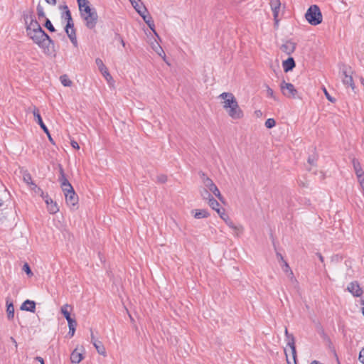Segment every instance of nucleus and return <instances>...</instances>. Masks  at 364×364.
Listing matches in <instances>:
<instances>
[{
    "label": "nucleus",
    "mask_w": 364,
    "mask_h": 364,
    "mask_svg": "<svg viewBox=\"0 0 364 364\" xmlns=\"http://www.w3.org/2000/svg\"><path fill=\"white\" fill-rule=\"evenodd\" d=\"M95 63L98 67L99 70L101 72V73L105 77L106 80L109 83H110V82L113 80V78H112V75L109 74L106 66L104 65L102 60L100 58H97L95 60Z\"/></svg>",
    "instance_id": "10"
},
{
    "label": "nucleus",
    "mask_w": 364,
    "mask_h": 364,
    "mask_svg": "<svg viewBox=\"0 0 364 364\" xmlns=\"http://www.w3.org/2000/svg\"><path fill=\"white\" fill-rule=\"evenodd\" d=\"M23 17L26 25L36 19L33 11L30 9L23 12Z\"/></svg>",
    "instance_id": "23"
},
{
    "label": "nucleus",
    "mask_w": 364,
    "mask_h": 364,
    "mask_svg": "<svg viewBox=\"0 0 364 364\" xmlns=\"http://www.w3.org/2000/svg\"><path fill=\"white\" fill-rule=\"evenodd\" d=\"M342 4H346V1H344L343 0H339Z\"/></svg>",
    "instance_id": "63"
},
{
    "label": "nucleus",
    "mask_w": 364,
    "mask_h": 364,
    "mask_svg": "<svg viewBox=\"0 0 364 364\" xmlns=\"http://www.w3.org/2000/svg\"><path fill=\"white\" fill-rule=\"evenodd\" d=\"M316 255L318 256L319 260L321 262H323L324 259H323V257L321 255V253L318 252L316 253Z\"/></svg>",
    "instance_id": "54"
},
{
    "label": "nucleus",
    "mask_w": 364,
    "mask_h": 364,
    "mask_svg": "<svg viewBox=\"0 0 364 364\" xmlns=\"http://www.w3.org/2000/svg\"><path fill=\"white\" fill-rule=\"evenodd\" d=\"M200 195L202 196V198L204 199V200H209L210 198H212L213 196H211V194L210 193L209 191H208L207 189L205 188H203L201 191H200Z\"/></svg>",
    "instance_id": "34"
},
{
    "label": "nucleus",
    "mask_w": 364,
    "mask_h": 364,
    "mask_svg": "<svg viewBox=\"0 0 364 364\" xmlns=\"http://www.w3.org/2000/svg\"><path fill=\"white\" fill-rule=\"evenodd\" d=\"M97 341V339H95V336H94L93 333H91V342L93 343V341Z\"/></svg>",
    "instance_id": "58"
},
{
    "label": "nucleus",
    "mask_w": 364,
    "mask_h": 364,
    "mask_svg": "<svg viewBox=\"0 0 364 364\" xmlns=\"http://www.w3.org/2000/svg\"><path fill=\"white\" fill-rule=\"evenodd\" d=\"M282 66L284 72L287 73L295 68L296 63L294 58L292 57H289L286 60L283 61Z\"/></svg>",
    "instance_id": "18"
},
{
    "label": "nucleus",
    "mask_w": 364,
    "mask_h": 364,
    "mask_svg": "<svg viewBox=\"0 0 364 364\" xmlns=\"http://www.w3.org/2000/svg\"><path fill=\"white\" fill-rule=\"evenodd\" d=\"M3 200L0 198V208L3 205Z\"/></svg>",
    "instance_id": "62"
},
{
    "label": "nucleus",
    "mask_w": 364,
    "mask_h": 364,
    "mask_svg": "<svg viewBox=\"0 0 364 364\" xmlns=\"http://www.w3.org/2000/svg\"><path fill=\"white\" fill-rule=\"evenodd\" d=\"M282 269L284 272H286L287 274L290 273V271H291L289 267V265L285 261H284V265L282 266Z\"/></svg>",
    "instance_id": "43"
},
{
    "label": "nucleus",
    "mask_w": 364,
    "mask_h": 364,
    "mask_svg": "<svg viewBox=\"0 0 364 364\" xmlns=\"http://www.w3.org/2000/svg\"><path fill=\"white\" fill-rule=\"evenodd\" d=\"M45 1H46L47 4L52 5V6H55L57 3L56 0H45Z\"/></svg>",
    "instance_id": "52"
},
{
    "label": "nucleus",
    "mask_w": 364,
    "mask_h": 364,
    "mask_svg": "<svg viewBox=\"0 0 364 364\" xmlns=\"http://www.w3.org/2000/svg\"><path fill=\"white\" fill-rule=\"evenodd\" d=\"M323 91H324V93H325V95L326 97V98L330 101V102H335V99L333 98L329 94L328 92H327V90L324 88L323 89Z\"/></svg>",
    "instance_id": "46"
},
{
    "label": "nucleus",
    "mask_w": 364,
    "mask_h": 364,
    "mask_svg": "<svg viewBox=\"0 0 364 364\" xmlns=\"http://www.w3.org/2000/svg\"><path fill=\"white\" fill-rule=\"evenodd\" d=\"M129 1L132 6L139 15L141 13H144L146 11V8L141 0H129Z\"/></svg>",
    "instance_id": "16"
},
{
    "label": "nucleus",
    "mask_w": 364,
    "mask_h": 364,
    "mask_svg": "<svg viewBox=\"0 0 364 364\" xmlns=\"http://www.w3.org/2000/svg\"><path fill=\"white\" fill-rule=\"evenodd\" d=\"M311 364H323L321 363H320L319 361H317V360H314L311 362Z\"/></svg>",
    "instance_id": "59"
},
{
    "label": "nucleus",
    "mask_w": 364,
    "mask_h": 364,
    "mask_svg": "<svg viewBox=\"0 0 364 364\" xmlns=\"http://www.w3.org/2000/svg\"><path fill=\"white\" fill-rule=\"evenodd\" d=\"M314 159H312V158H311V157H309V159H308V162H309L310 164L313 165V164H314Z\"/></svg>",
    "instance_id": "57"
},
{
    "label": "nucleus",
    "mask_w": 364,
    "mask_h": 364,
    "mask_svg": "<svg viewBox=\"0 0 364 364\" xmlns=\"http://www.w3.org/2000/svg\"><path fill=\"white\" fill-rule=\"evenodd\" d=\"M151 48L159 56H161L164 59V60L168 65H170V63H168V61L166 58V53H165V51L163 49V47H151Z\"/></svg>",
    "instance_id": "30"
},
{
    "label": "nucleus",
    "mask_w": 364,
    "mask_h": 364,
    "mask_svg": "<svg viewBox=\"0 0 364 364\" xmlns=\"http://www.w3.org/2000/svg\"><path fill=\"white\" fill-rule=\"evenodd\" d=\"M82 358L83 357L82 353L78 352L77 349H75L70 355V360L72 363L74 364H78L82 360Z\"/></svg>",
    "instance_id": "21"
},
{
    "label": "nucleus",
    "mask_w": 364,
    "mask_h": 364,
    "mask_svg": "<svg viewBox=\"0 0 364 364\" xmlns=\"http://www.w3.org/2000/svg\"><path fill=\"white\" fill-rule=\"evenodd\" d=\"M276 124V122L273 118H269L265 122V127L268 129L274 127Z\"/></svg>",
    "instance_id": "36"
},
{
    "label": "nucleus",
    "mask_w": 364,
    "mask_h": 364,
    "mask_svg": "<svg viewBox=\"0 0 364 364\" xmlns=\"http://www.w3.org/2000/svg\"><path fill=\"white\" fill-rule=\"evenodd\" d=\"M218 215L224 220H226V218H228V215L225 212V209L223 208H220V213H218Z\"/></svg>",
    "instance_id": "44"
},
{
    "label": "nucleus",
    "mask_w": 364,
    "mask_h": 364,
    "mask_svg": "<svg viewBox=\"0 0 364 364\" xmlns=\"http://www.w3.org/2000/svg\"><path fill=\"white\" fill-rule=\"evenodd\" d=\"M288 277H289L290 280L294 282H296L294 276V274H293V272L292 271H290V273L288 274Z\"/></svg>",
    "instance_id": "50"
},
{
    "label": "nucleus",
    "mask_w": 364,
    "mask_h": 364,
    "mask_svg": "<svg viewBox=\"0 0 364 364\" xmlns=\"http://www.w3.org/2000/svg\"><path fill=\"white\" fill-rule=\"evenodd\" d=\"M65 197L66 203L69 206L75 207L78 203V196L75 192L73 186L63 189Z\"/></svg>",
    "instance_id": "7"
},
{
    "label": "nucleus",
    "mask_w": 364,
    "mask_h": 364,
    "mask_svg": "<svg viewBox=\"0 0 364 364\" xmlns=\"http://www.w3.org/2000/svg\"><path fill=\"white\" fill-rule=\"evenodd\" d=\"M287 346L290 347L291 350L292 357L294 360H296V350L295 346V338L294 336H289L287 338Z\"/></svg>",
    "instance_id": "19"
},
{
    "label": "nucleus",
    "mask_w": 364,
    "mask_h": 364,
    "mask_svg": "<svg viewBox=\"0 0 364 364\" xmlns=\"http://www.w3.org/2000/svg\"><path fill=\"white\" fill-rule=\"evenodd\" d=\"M40 28H41V27L36 19L33 20L32 22H29L28 24H26L27 33H28L30 31H36Z\"/></svg>",
    "instance_id": "25"
},
{
    "label": "nucleus",
    "mask_w": 364,
    "mask_h": 364,
    "mask_svg": "<svg viewBox=\"0 0 364 364\" xmlns=\"http://www.w3.org/2000/svg\"><path fill=\"white\" fill-rule=\"evenodd\" d=\"M43 198L45 200L46 203L47 204L48 210L50 214H55L59 211V208L57 205V203L54 202L51 198H50L48 194L46 196H43Z\"/></svg>",
    "instance_id": "12"
},
{
    "label": "nucleus",
    "mask_w": 364,
    "mask_h": 364,
    "mask_svg": "<svg viewBox=\"0 0 364 364\" xmlns=\"http://www.w3.org/2000/svg\"><path fill=\"white\" fill-rule=\"evenodd\" d=\"M58 168H59L60 176L65 175V172H64L63 168L61 164H58Z\"/></svg>",
    "instance_id": "51"
},
{
    "label": "nucleus",
    "mask_w": 364,
    "mask_h": 364,
    "mask_svg": "<svg viewBox=\"0 0 364 364\" xmlns=\"http://www.w3.org/2000/svg\"><path fill=\"white\" fill-rule=\"evenodd\" d=\"M80 11H83L86 6H89V2L87 0H77Z\"/></svg>",
    "instance_id": "35"
},
{
    "label": "nucleus",
    "mask_w": 364,
    "mask_h": 364,
    "mask_svg": "<svg viewBox=\"0 0 364 364\" xmlns=\"http://www.w3.org/2000/svg\"><path fill=\"white\" fill-rule=\"evenodd\" d=\"M36 10L39 18H44L46 16L43 8L40 3L37 5Z\"/></svg>",
    "instance_id": "33"
},
{
    "label": "nucleus",
    "mask_w": 364,
    "mask_h": 364,
    "mask_svg": "<svg viewBox=\"0 0 364 364\" xmlns=\"http://www.w3.org/2000/svg\"><path fill=\"white\" fill-rule=\"evenodd\" d=\"M283 51L287 54H291L294 51L295 47H282Z\"/></svg>",
    "instance_id": "45"
},
{
    "label": "nucleus",
    "mask_w": 364,
    "mask_h": 364,
    "mask_svg": "<svg viewBox=\"0 0 364 364\" xmlns=\"http://www.w3.org/2000/svg\"><path fill=\"white\" fill-rule=\"evenodd\" d=\"M80 12L87 28L89 29H93L97 24L98 18L96 10L95 9H91L90 6H86L83 11Z\"/></svg>",
    "instance_id": "2"
},
{
    "label": "nucleus",
    "mask_w": 364,
    "mask_h": 364,
    "mask_svg": "<svg viewBox=\"0 0 364 364\" xmlns=\"http://www.w3.org/2000/svg\"><path fill=\"white\" fill-rule=\"evenodd\" d=\"M6 314L8 319H13L14 317V306L11 301H9V299H6Z\"/></svg>",
    "instance_id": "20"
},
{
    "label": "nucleus",
    "mask_w": 364,
    "mask_h": 364,
    "mask_svg": "<svg viewBox=\"0 0 364 364\" xmlns=\"http://www.w3.org/2000/svg\"><path fill=\"white\" fill-rule=\"evenodd\" d=\"M225 221L226 222L227 225L230 228H232L234 230H239V228L237 226H235L234 225V223L229 219V217L228 218H226V220H225Z\"/></svg>",
    "instance_id": "42"
},
{
    "label": "nucleus",
    "mask_w": 364,
    "mask_h": 364,
    "mask_svg": "<svg viewBox=\"0 0 364 364\" xmlns=\"http://www.w3.org/2000/svg\"><path fill=\"white\" fill-rule=\"evenodd\" d=\"M71 146H72L73 148H74L75 149H80L78 143L77 141H71Z\"/></svg>",
    "instance_id": "49"
},
{
    "label": "nucleus",
    "mask_w": 364,
    "mask_h": 364,
    "mask_svg": "<svg viewBox=\"0 0 364 364\" xmlns=\"http://www.w3.org/2000/svg\"><path fill=\"white\" fill-rule=\"evenodd\" d=\"M93 345L99 354L105 355V348L101 341H93Z\"/></svg>",
    "instance_id": "26"
},
{
    "label": "nucleus",
    "mask_w": 364,
    "mask_h": 364,
    "mask_svg": "<svg viewBox=\"0 0 364 364\" xmlns=\"http://www.w3.org/2000/svg\"><path fill=\"white\" fill-rule=\"evenodd\" d=\"M44 132L47 134L48 137H50V134L49 130H48V128H47V131H46V132Z\"/></svg>",
    "instance_id": "60"
},
{
    "label": "nucleus",
    "mask_w": 364,
    "mask_h": 364,
    "mask_svg": "<svg viewBox=\"0 0 364 364\" xmlns=\"http://www.w3.org/2000/svg\"><path fill=\"white\" fill-rule=\"evenodd\" d=\"M340 70L341 73L342 82L345 85H349L353 90L355 89V84L352 77L351 68L342 63L340 64Z\"/></svg>",
    "instance_id": "5"
},
{
    "label": "nucleus",
    "mask_w": 364,
    "mask_h": 364,
    "mask_svg": "<svg viewBox=\"0 0 364 364\" xmlns=\"http://www.w3.org/2000/svg\"><path fill=\"white\" fill-rule=\"evenodd\" d=\"M45 26L46 28H48L50 31L51 32H53L55 31V28L53 26V24L51 23L50 21L48 19V18H46V22H45Z\"/></svg>",
    "instance_id": "39"
},
{
    "label": "nucleus",
    "mask_w": 364,
    "mask_h": 364,
    "mask_svg": "<svg viewBox=\"0 0 364 364\" xmlns=\"http://www.w3.org/2000/svg\"><path fill=\"white\" fill-rule=\"evenodd\" d=\"M64 9L65 10L63 16L67 21L66 26L65 27V31L70 39L71 43L73 45H76L77 43L75 31L74 28V23L71 16V13L67 6H64Z\"/></svg>",
    "instance_id": "3"
},
{
    "label": "nucleus",
    "mask_w": 364,
    "mask_h": 364,
    "mask_svg": "<svg viewBox=\"0 0 364 364\" xmlns=\"http://www.w3.org/2000/svg\"><path fill=\"white\" fill-rule=\"evenodd\" d=\"M35 360H36L38 362H40L41 364L44 363V360H43V359L41 357L37 356V357L35 358Z\"/></svg>",
    "instance_id": "53"
},
{
    "label": "nucleus",
    "mask_w": 364,
    "mask_h": 364,
    "mask_svg": "<svg viewBox=\"0 0 364 364\" xmlns=\"http://www.w3.org/2000/svg\"><path fill=\"white\" fill-rule=\"evenodd\" d=\"M23 178L26 183L33 186V189L37 188V186L33 183L32 177L29 173H25L23 176Z\"/></svg>",
    "instance_id": "32"
},
{
    "label": "nucleus",
    "mask_w": 364,
    "mask_h": 364,
    "mask_svg": "<svg viewBox=\"0 0 364 364\" xmlns=\"http://www.w3.org/2000/svg\"><path fill=\"white\" fill-rule=\"evenodd\" d=\"M208 205L212 209L220 213V204L213 197L210 198L208 200Z\"/></svg>",
    "instance_id": "28"
},
{
    "label": "nucleus",
    "mask_w": 364,
    "mask_h": 364,
    "mask_svg": "<svg viewBox=\"0 0 364 364\" xmlns=\"http://www.w3.org/2000/svg\"><path fill=\"white\" fill-rule=\"evenodd\" d=\"M203 181L206 188L209 189L220 200H223V196L220 194V192L213 181L208 177H206L204 173H203Z\"/></svg>",
    "instance_id": "9"
},
{
    "label": "nucleus",
    "mask_w": 364,
    "mask_h": 364,
    "mask_svg": "<svg viewBox=\"0 0 364 364\" xmlns=\"http://www.w3.org/2000/svg\"><path fill=\"white\" fill-rule=\"evenodd\" d=\"M58 181L60 183V186L62 188V190L65 188H69L70 186H72L70 184V183L68 181V180L67 179L65 174L63 175V176H59Z\"/></svg>",
    "instance_id": "29"
},
{
    "label": "nucleus",
    "mask_w": 364,
    "mask_h": 364,
    "mask_svg": "<svg viewBox=\"0 0 364 364\" xmlns=\"http://www.w3.org/2000/svg\"><path fill=\"white\" fill-rule=\"evenodd\" d=\"M280 89L282 94L289 98H295L297 90L295 89L293 84L290 82H286L285 80H282L280 84Z\"/></svg>",
    "instance_id": "8"
},
{
    "label": "nucleus",
    "mask_w": 364,
    "mask_h": 364,
    "mask_svg": "<svg viewBox=\"0 0 364 364\" xmlns=\"http://www.w3.org/2000/svg\"><path fill=\"white\" fill-rule=\"evenodd\" d=\"M305 18L311 25L316 26L321 23L322 14L319 7L317 5L311 6L305 14Z\"/></svg>",
    "instance_id": "4"
},
{
    "label": "nucleus",
    "mask_w": 364,
    "mask_h": 364,
    "mask_svg": "<svg viewBox=\"0 0 364 364\" xmlns=\"http://www.w3.org/2000/svg\"><path fill=\"white\" fill-rule=\"evenodd\" d=\"M347 289L354 296L358 297L363 294L362 289L356 282H350Z\"/></svg>",
    "instance_id": "13"
},
{
    "label": "nucleus",
    "mask_w": 364,
    "mask_h": 364,
    "mask_svg": "<svg viewBox=\"0 0 364 364\" xmlns=\"http://www.w3.org/2000/svg\"><path fill=\"white\" fill-rule=\"evenodd\" d=\"M167 181V176L164 174H161L157 176V182L160 183H164Z\"/></svg>",
    "instance_id": "40"
},
{
    "label": "nucleus",
    "mask_w": 364,
    "mask_h": 364,
    "mask_svg": "<svg viewBox=\"0 0 364 364\" xmlns=\"http://www.w3.org/2000/svg\"><path fill=\"white\" fill-rule=\"evenodd\" d=\"M23 271H24L26 274L28 276V277H31L33 275V272L28 265V263H25L23 266V268H22Z\"/></svg>",
    "instance_id": "37"
},
{
    "label": "nucleus",
    "mask_w": 364,
    "mask_h": 364,
    "mask_svg": "<svg viewBox=\"0 0 364 364\" xmlns=\"http://www.w3.org/2000/svg\"><path fill=\"white\" fill-rule=\"evenodd\" d=\"M218 97L223 100V108L226 110L229 117L233 119H239L243 117V112L232 93L223 92Z\"/></svg>",
    "instance_id": "1"
},
{
    "label": "nucleus",
    "mask_w": 364,
    "mask_h": 364,
    "mask_svg": "<svg viewBox=\"0 0 364 364\" xmlns=\"http://www.w3.org/2000/svg\"><path fill=\"white\" fill-rule=\"evenodd\" d=\"M21 310L34 313L36 311V302L29 299L26 300L21 306Z\"/></svg>",
    "instance_id": "15"
},
{
    "label": "nucleus",
    "mask_w": 364,
    "mask_h": 364,
    "mask_svg": "<svg viewBox=\"0 0 364 364\" xmlns=\"http://www.w3.org/2000/svg\"><path fill=\"white\" fill-rule=\"evenodd\" d=\"M60 80L62 85L65 87H70L73 82L69 79L67 75H63L60 77Z\"/></svg>",
    "instance_id": "31"
},
{
    "label": "nucleus",
    "mask_w": 364,
    "mask_h": 364,
    "mask_svg": "<svg viewBox=\"0 0 364 364\" xmlns=\"http://www.w3.org/2000/svg\"><path fill=\"white\" fill-rule=\"evenodd\" d=\"M11 339L14 341V343H16V340H14L13 338H11Z\"/></svg>",
    "instance_id": "64"
},
{
    "label": "nucleus",
    "mask_w": 364,
    "mask_h": 364,
    "mask_svg": "<svg viewBox=\"0 0 364 364\" xmlns=\"http://www.w3.org/2000/svg\"><path fill=\"white\" fill-rule=\"evenodd\" d=\"M285 336L287 338H288L289 336H293L292 334L289 333L287 328H285Z\"/></svg>",
    "instance_id": "56"
},
{
    "label": "nucleus",
    "mask_w": 364,
    "mask_h": 364,
    "mask_svg": "<svg viewBox=\"0 0 364 364\" xmlns=\"http://www.w3.org/2000/svg\"><path fill=\"white\" fill-rule=\"evenodd\" d=\"M267 94L268 97H272L275 101H278V98L274 95V91L269 86H267Z\"/></svg>",
    "instance_id": "38"
},
{
    "label": "nucleus",
    "mask_w": 364,
    "mask_h": 364,
    "mask_svg": "<svg viewBox=\"0 0 364 364\" xmlns=\"http://www.w3.org/2000/svg\"><path fill=\"white\" fill-rule=\"evenodd\" d=\"M48 139H49V141H50L51 143H53V139H52L51 136H50V137H48Z\"/></svg>",
    "instance_id": "61"
},
{
    "label": "nucleus",
    "mask_w": 364,
    "mask_h": 364,
    "mask_svg": "<svg viewBox=\"0 0 364 364\" xmlns=\"http://www.w3.org/2000/svg\"><path fill=\"white\" fill-rule=\"evenodd\" d=\"M140 16L143 18V20L148 25V26L156 33L154 31L155 25L154 21L152 19V17L149 15L147 9H146V11L144 13H141L140 14Z\"/></svg>",
    "instance_id": "17"
},
{
    "label": "nucleus",
    "mask_w": 364,
    "mask_h": 364,
    "mask_svg": "<svg viewBox=\"0 0 364 364\" xmlns=\"http://www.w3.org/2000/svg\"><path fill=\"white\" fill-rule=\"evenodd\" d=\"M68 309L72 310L73 307L70 305L67 304H64L63 306H61V309H60V312L64 316V317L66 318V320L71 317L70 313L68 311Z\"/></svg>",
    "instance_id": "27"
},
{
    "label": "nucleus",
    "mask_w": 364,
    "mask_h": 364,
    "mask_svg": "<svg viewBox=\"0 0 364 364\" xmlns=\"http://www.w3.org/2000/svg\"><path fill=\"white\" fill-rule=\"evenodd\" d=\"M75 329H76V327H70L69 328V331H68V335L70 336V337H73L75 334Z\"/></svg>",
    "instance_id": "48"
},
{
    "label": "nucleus",
    "mask_w": 364,
    "mask_h": 364,
    "mask_svg": "<svg viewBox=\"0 0 364 364\" xmlns=\"http://www.w3.org/2000/svg\"><path fill=\"white\" fill-rule=\"evenodd\" d=\"M67 321H68V327L69 328L70 326L71 327H76L77 326V321H76V320L75 318H73L72 317H70V318L67 319Z\"/></svg>",
    "instance_id": "41"
},
{
    "label": "nucleus",
    "mask_w": 364,
    "mask_h": 364,
    "mask_svg": "<svg viewBox=\"0 0 364 364\" xmlns=\"http://www.w3.org/2000/svg\"><path fill=\"white\" fill-rule=\"evenodd\" d=\"M41 52L44 53L47 57L53 58L55 56L56 50L55 47H40Z\"/></svg>",
    "instance_id": "22"
},
{
    "label": "nucleus",
    "mask_w": 364,
    "mask_h": 364,
    "mask_svg": "<svg viewBox=\"0 0 364 364\" xmlns=\"http://www.w3.org/2000/svg\"><path fill=\"white\" fill-rule=\"evenodd\" d=\"M27 35L31 38L34 43L40 45L41 43L45 41L46 40H48L51 42L49 36L46 33V32L41 28L30 31Z\"/></svg>",
    "instance_id": "6"
},
{
    "label": "nucleus",
    "mask_w": 364,
    "mask_h": 364,
    "mask_svg": "<svg viewBox=\"0 0 364 364\" xmlns=\"http://www.w3.org/2000/svg\"><path fill=\"white\" fill-rule=\"evenodd\" d=\"M269 5L273 12L274 19L275 24L278 23V15L280 10L281 2L280 0H269Z\"/></svg>",
    "instance_id": "11"
},
{
    "label": "nucleus",
    "mask_w": 364,
    "mask_h": 364,
    "mask_svg": "<svg viewBox=\"0 0 364 364\" xmlns=\"http://www.w3.org/2000/svg\"><path fill=\"white\" fill-rule=\"evenodd\" d=\"M193 213L194 218L196 219L205 218L209 216L208 212L205 209L193 210L192 213Z\"/></svg>",
    "instance_id": "24"
},
{
    "label": "nucleus",
    "mask_w": 364,
    "mask_h": 364,
    "mask_svg": "<svg viewBox=\"0 0 364 364\" xmlns=\"http://www.w3.org/2000/svg\"><path fill=\"white\" fill-rule=\"evenodd\" d=\"M359 360L364 364V348L360 350L359 354Z\"/></svg>",
    "instance_id": "47"
},
{
    "label": "nucleus",
    "mask_w": 364,
    "mask_h": 364,
    "mask_svg": "<svg viewBox=\"0 0 364 364\" xmlns=\"http://www.w3.org/2000/svg\"><path fill=\"white\" fill-rule=\"evenodd\" d=\"M32 112L34 116L35 121L39 124V126L43 130V132H46L47 127L43 122L42 117L39 112V109L36 107H34Z\"/></svg>",
    "instance_id": "14"
},
{
    "label": "nucleus",
    "mask_w": 364,
    "mask_h": 364,
    "mask_svg": "<svg viewBox=\"0 0 364 364\" xmlns=\"http://www.w3.org/2000/svg\"><path fill=\"white\" fill-rule=\"evenodd\" d=\"M277 258H278L279 259L282 260V261L284 262V257H283V256L282 255V254H280V253L277 252Z\"/></svg>",
    "instance_id": "55"
}]
</instances>
